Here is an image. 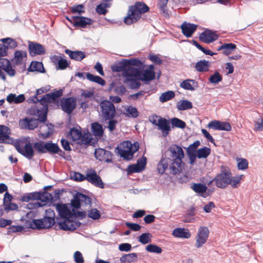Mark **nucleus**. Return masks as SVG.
<instances>
[{"label":"nucleus","instance_id":"obj_1","mask_svg":"<svg viewBox=\"0 0 263 263\" xmlns=\"http://www.w3.org/2000/svg\"><path fill=\"white\" fill-rule=\"evenodd\" d=\"M45 91V89L43 88L38 89L36 90V95L28 100L30 102L35 103L29 109V114L37 117L42 122H45L47 119L48 103L54 101L63 95V90L61 89L47 93L40 99L36 97L37 95L42 94Z\"/></svg>","mask_w":263,"mask_h":263},{"label":"nucleus","instance_id":"obj_2","mask_svg":"<svg viewBox=\"0 0 263 263\" xmlns=\"http://www.w3.org/2000/svg\"><path fill=\"white\" fill-rule=\"evenodd\" d=\"M123 77L125 79L124 84L132 89H136L140 86L139 80L151 81L155 78L154 66L151 65L142 71L135 67H129L123 72Z\"/></svg>","mask_w":263,"mask_h":263},{"label":"nucleus","instance_id":"obj_3","mask_svg":"<svg viewBox=\"0 0 263 263\" xmlns=\"http://www.w3.org/2000/svg\"><path fill=\"white\" fill-rule=\"evenodd\" d=\"M170 155V160L171 161L170 171L173 175L179 174L182 172L184 163L182 159L184 157V153L182 148L177 145H172L168 149Z\"/></svg>","mask_w":263,"mask_h":263},{"label":"nucleus","instance_id":"obj_4","mask_svg":"<svg viewBox=\"0 0 263 263\" xmlns=\"http://www.w3.org/2000/svg\"><path fill=\"white\" fill-rule=\"evenodd\" d=\"M149 10L148 7L144 3L138 2L134 5L129 6L128 14L124 18L127 25H130L139 20L142 14Z\"/></svg>","mask_w":263,"mask_h":263},{"label":"nucleus","instance_id":"obj_5","mask_svg":"<svg viewBox=\"0 0 263 263\" xmlns=\"http://www.w3.org/2000/svg\"><path fill=\"white\" fill-rule=\"evenodd\" d=\"M230 171L228 167L222 166L220 172L217 174L208 185L210 186L214 183L218 188L225 189L228 185V181H230Z\"/></svg>","mask_w":263,"mask_h":263},{"label":"nucleus","instance_id":"obj_6","mask_svg":"<svg viewBox=\"0 0 263 263\" xmlns=\"http://www.w3.org/2000/svg\"><path fill=\"white\" fill-rule=\"evenodd\" d=\"M139 146L135 144L133 145L129 141H124L120 144L117 149L120 156L126 160L133 158L134 153L138 150Z\"/></svg>","mask_w":263,"mask_h":263},{"label":"nucleus","instance_id":"obj_7","mask_svg":"<svg viewBox=\"0 0 263 263\" xmlns=\"http://www.w3.org/2000/svg\"><path fill=\"white\" fill-rule=\"evenodd\" d=\"M15 147L19 153L29 159H32L34 155L33 145L31 143L29 138H26L15 144Z\"/></svg>","mask_w":263,"mask_h":263},{"label":"nucleus","instance_id":"obj_8","mask_svg":"<svg viewBox=\"0 0 263 263\" xmlns=\"http://www.w3.org/2000/svg\"><path fill=\"white\" fill-rule=\"evenodd\" d=\"M149 121L158 127V129L161 131L163 136L166 137L171 130L170 122L165 118L157 115H153L149 117Z\"/></svg>","mask_w":263,"mask_h":263},{"label":"nucleus","instance_id":"obj_9","mask_svg":"<svg viewBox=\"0 0 263 263\" xmlns=\"http://www.w3.org/2000/svg\"><path fill=\"white\" fill-rule=\"evenodd\" d=\"M210 231L208 227L200 226L198 228L195 237V247L201 248L205 244L209 238Z\"/></svg>","mask_w":263,"mask_h":263},{"label":"nucleus","instance_id":"obj_10","mask_svg":"<svg viewBox=\"0 0 263 263\" xmlns=\"http://www.w3.org/2000/svg\"><path fill=\"white\" fill-rule=\"evenodd\" d=\"M102 116L105 119H112L116 115L114 104L109 101H102L100 104Z\"/></svg>","mask_w":263,"mask_h":263},{"label":"nucleus","instance_id":"obj_11","mask_svg":"<svg viewBox=\"0 0 263 263\" xmlns=\"http://www.w3.org/2000/svg\"><path fill=\"white\" fill-rule=\"evenodd\" d=\"M39 197L34 202H30L27 206L28 209H35L45 205L51 199L52 196L50 194L45 192L43 194L37 193Z\"/></svg>","mask_w":263,"mask_h":263},{"label":"nucleus","instance_id":"obj_12","mask_svg":"<svg viewBox=\"0 0 263 263\" xmlns=\"http://www.w3.org/2000/svg\"><path fill=\"white\" fill-rule=\"evenodd\" d=\"M39 197L34 202H30L27 206L28 209H35L45 205L51 199L52 196L50 194L45 192L43 194L37 193Z\"/></svg>","mask_w":263,"mask_h":263},{"label":"nucleus","instance_id":"obj_13","mask_svg":"<svg viewBox=\"0 0 263 263\" xmlns=\"http://www.w3.org/2000/svg\"><path fill=\"white\" fill-rule=\"evenodd\" d=\"M59 227L65 231H73L76 230L80 226V222L77 220V217L75 216L74 218H65L63 220H60L58 221Z\"/></svg>","mask_w":263,"mask_h":263},{"label":"nucleus","instance_id":"obj_14","mask_svg":"<svg viewBox=\"0 0 263 263\" xmlns=\"http://www.w3.org/2000/svg\"><path fill=\"white\" fill-rule=\"evenodd\" d=\"M56 210L59 213L61 217L60 220L69 218H74L75 213L74 210L72 209V211L70 210L68 205L64 204H57L55 205Z\"/></svg>","mask_w":263,"mask_h":263},{"label":"nucleus","instance_id":"obj_15","mask_svg":"<svg viewBox=\"0 0 263 263\" xmlns=\"http://www.w3.org/2000/svg\"><path fill=\"white\" fill-rule=\"evenodd\" d=\"M91 201L90 198L87 196L81 194L77 193L73 199L71 200V204L72 206L76 209L80 208L83 205H90Z\"/></svg>","mask_w":263,"mask_h":263},{"label":"nucleus","instance_id":"obj_16","mask_svg":"<svg viewBox=\"0 0 263 263\" xmlns=\"http://www.w3.org/2000/svg\"><path fill=\"white\" fill-rule=\"evenodd\" d=\"M39 120L41 121L39 118L36 119L26 117L20 120L19 126L22 129L33 130L38 126Z\"/></svg>","mask_w":263,"mask_h":263},{"label":"nucleus","instance_id":"obj_17","mask_svg":"<svg viewBox=\"0 0 263 263\" xmlns=\"http://www.w3.org/2000/svg\"><path fill=\"white\" fill-rule=\"evenodd\" d=\"M62 110L68 114H70L76 107V100L73 98H68L61 101Z\"/></svg>","mask_w":263,"mask_h":263},{"label":"nucleus","instance_id":"obj_18","mask_svg":"<svg viewBox=\"0 0 263 263\" xmlns=\"http://www.w3.org/2000/svg\"><path fill=\"white\" fill-rule=\"evenodd\" d=\"M74 26L85 28L88 25H91L93 21L89 18L82 16H73L70 20L67 18Z\"/></svg>","mask_w":263,"mask_h":263},{"label":"nucleus","instance_id":"obj_19","mask_svg":"<svg viewBox=\"0 0 263 263\" xmlns=\"http://www.w3.org/2000/svg\"><path fill=\"white\" fill-rule=\"evenodd\" d=\"M95 155L96 159L101 161L110 162L112 161V155L111 152L103 148L96 149Z\"/></svg>","mask_w":263,"mask_h":263},{"label":"nucleus","instance_id":"obj_20","mask_svg":"<svg viewBox=\"0 0 263 263\" xmlns=\"http://www.w3.org/2000/svg\"><path fill=\"white\" fill-rule=\"evenodd\" d=\"M146 163V158L145 157H142V158L137 161L136 164L130 165L128 167V174L139 173L142 171L145 168Z\"/></svg>","mask_w":263,"mask_h":263},{"label":"nucleus","instance_id":"obj_21","mask_svg":"<svg viewBox=\"0 0 263 263\" xmlns=\"http://www.w3.org/2000/svg\"><path fill=\"white\" fill-rule=\"evenodd\" d=\"M27 53L24 50H16L14 53V57L11 59L13 66L21 65L26 61Z\"/></svg>","mask_w":263,"mask_h":263},{"label":"nucleus","instance_id":"obj_22","mask_svg":"<svg viewBox=\"0 0 263 263\" xmlns=\"http://www.w3.org/2000/svg\"><path fill=\"white\" fill-rule=\"evenodd\" d=\"M209 128L215 130L230 131L231 129L230 124L226 122H220L218 120L211 121L208 125Z\"/></svg>","mask_w":263,"mask_h":263},{"label":"nucleus","instance_id":"obj_23","mask_svg":"<svg viewBox=\"0 0 263 263\" xmlns=\"http://www.w3.org/2000/svg\"><path fill=\"white\" fill-rule=\"evenodd\" d=\"M0 67L6 72L9 76L11 77L15 76L16 73L15 70L13 68L10 61L8 59L5 58L0 59Z\"/></svg>","mask_w":263,"mask_h":263},{"label":"nucleus","instance_id":"obj_24","mask_svg":"<svg viewBox=\"0 0 263 263\" xmlns=\"http://www.w3.org/2000/svg\"><path fill=\"white\" fill-rule=\"evenodd\" d=\"M28 49L29 54L31 56L41 55L45 53V48L44 46L37 43L29 42Z\"/></svg>","mask_w":263,"mask_h":263},{"label":"nucleus","instance_id":"obj_25","mask_svg":"<svg viewBox=\"0 0 263 263\" xmlns=\"http://www.w3.org/2000/svg\"><path fill=\"white\" fill-rule=\"evenodd\" d=\"M86 179L97 186L100 188L104 187V185L101 178L93 171L87 173L86 176Z\"/></svg>","mask_w":263,"mask_h":263},{"label":"nucleus","instance_id":"obj_26","mask_svg":"<svg viewBox=\"0 0 263 263\" xmlns=\"http://www.w3.org/2000/svg\"><path fill=\"white\" fill-rule=\"evenodd\" d=\"M197 26L193 24L184 22L181 26L182 33L187 37H191L196 30Z\"/></svg>","mask_w":263,"mask_h":263},{"label":"nucleus","instance_id":"obj_27","mask_svg":"<svg viewBox=\"0 0 263 263\" xmlns=\"http://www.w3.org/2000/svg\"><path fill=\"white\" fill-rule=\"evenodd\" d=\"M200 40L206 43H210L215 41L217 39V35L211 30H205L199 36Z\"/></svg>","mask_w":263,"mask_h":263},{"label":"nucleus","instance_id":"obj_28","mask_svg":"<svg viewBox=\"0 0 263 263\" xmlns=\"http://www.w3.org/2000/svg\"><path fill=\"white\" fill-rule=\"evenodd\" d=\"M191 187L195 192L203 197L205 198L209 195L207 193L208 187L204 184L193 183Z\"/></svg>","mask_w":263,"mask_h":263},{"label":"nucleus","instance_id":"obj_29","mask_svg":"<svg viewBox=\"0 0 263 263\" xmlns=\"http://www.w3.org/2000/svg\"><path fill=\"white\" fill-rule=\"evenodd\" d=\"M10 129L5 125H0V143H7L10 140Z\"/></svg>","mask_w":263,"mask_h":263},{"label":"nucleus","instance_id":"obj_30","mask_svg":"<svg viewBox=\"0 0 263 263\" xmlns=\"http://www.w3.org/2000/svg\"><path fill=\"white\" fill-rule=\"evenodd\" d=\"M65 53L67 54L71 59L77 61H81L85 57V53L81 51H72L69 49L65 50Z\"/></svg>","mask_w":263,"mask_h":263},{"label":"nucleus","instance_id":"obj_31","mask_svg":"<svg viewBox=\"0 0 263 263\" xmlns=\"http://www.w3.org/2000/svg\"><path fill=\"white\" fill-rule=\"evenodd\" d=\"M111 5V0H105L97 6L96 11L99 14L105 15L107 12V9Z\"/></svg>","mask_w":263,"mask_h":263},{"label":"nucleus","instance_id":"obj_32","mask_svg":"<svg viewBox=\"0 0 263 263\" xmlns=\"http://www.w3.org/2000/svg\"><path fill=\"white\" fill-rule=\"evenodd\" d=\"M122 112L123 115L129 118H136L139 116L137 109L132 106H125Z\"/></svg>","mask_w":263,"mask_h":263},{"label":"nucleus","instance_id":"obj_33","mask_svg":"<svg viewBox=\"0 0 263 263\" xmlns=\"http://www.w3.org/2000/svg\"><path fill=\"white\" fill-rule=\"evenodd\" d=\"M25 99V96L23 94H21L18 96L14 93L9 94L6 98V100L9 103L18 104L23 102Z\"/></svg>","mask_w":263,"mask_h":263},{"label":"nucleus","instance_id":"obj_34","mask_svg":"<svg viewBox=\"0 0 263 263\" xmlns=\"http://www.w3.org/2000/svg\"><path fill=\"white\" fill-rule=\"evenodd\" d=\"M172 234L175 237L183 238H189L191 235L188 230L183 228L175 229Z\"/></svg>","mask_w":263,"mask_h":263},{"label":"nucleus","instance_id":"obj_35","mask_svg":"<svg viewBox=\"0 0 263 263\" xmlns=\"http://www.w3.org/2000/svg\"><path fill=\"white\" fill-rule=\"evenodd\" d=\"M46 153L49 152L52 154H59L62 155V151L60 149L57 144L46 142L45 143Z\"/></svg>","mask_w":263,"mask_h":263},{"label":"nucleus","instance_id":"obj_36","mask_svg":"<svg viewBox=\"0 0 263 263\" xmlns=\"http://www.w3.org/2000/svg\"><path fill=\"white\" fill-rule=\"evenodd\" d=\"M197 86V82L194 80L187 79L180 84V87L186 90L193 91Z\"/></svg>","mask_w":263,"mask_h":263},{"label":"nucleus","instance_id":"obj_37","mask_svg":"<svg viewBox=\"0 0 263 263\" xmlns=\"http://www.w3.org/2000/svg\"><path fill=\"white\" fill-rule=\"evenodd\" d=\"M210 63L205 60H200L196 63L195 69L199 72H205L209 70Z\"/></svg>","mask_w":263,"mask_h":263},{"label":"nucleus","instance_id":"obj_38","mask_svg":"<svg viewBox=\"0 0 263 263\" xmlns=\"http://www.w3.org/2000/svg\"><path fill=\"white\" fill-rule=\"evenodd\" d=\"M40 135L43 138H47L52 133L51 125L44 124L40 127Z\"/></svg>","mask_w":263,"mask_h":263},{"label":"nucleus","instance_id":"obj_39","mask_svg":"<svg viewBox=\"0 0 263 263\" xmlns=\"http://www.w3.org/2000/svg\"><path fill=\"white\" fill-rule=\"evenodd\" d=\"M236 45L232 43H225L221 45L218 50H222V53L225 55H229L231 52L236 49Z\"/></svg>","mask_w":263,"mask_h":263},{"label":"nucleus","instance_id":"obj_40","mask_svg":"<svg viewBox=\"0 0 263 263\" xmlns=\"http://www.w3.org/2000/svg\"><path fill=\"white\" fill-rule=\"evenodd\" d=\"M243 175H237L234 177L232 176V173L230 172V176L229 177V180L228 181V185L230 184L234 188L237 187L239 185L241 180L242 179Z\"/></svg>","mask_w":263,"mask_h":263},{"label":"nucleus","instance_id":"obj_41","mask_svg":"<svg viewBox=\"0 0 263 263\" xmlns=\"http://www.w3.org/2000/svg\"><path fill=\"white\" fill-rule=\"evenodd\" d=\"M137 255L136 253L126 254L122 256L120 260L121 263H133L137 260Z\"/></svg>","mask_w":263,"mask_h":263},{"label":"nucleus","instance_id":"obj_42","mask_svg":"<svg viewBox=\"0 0 263 263\" xmlns=\"http://www.w3.org/2000/svg\"><path fill=\"white\" fill-rule=\"evenodd\" d=\"M192 107V103L190 101L186 100H181L177 104V108L179 110H187Z\"/></svg>","mask_w":263,"mask_h":263},{"label":"nucleus","instance_id":"obj_43","mask_svg":"<svg viewBox=\"0 0 263 263\" xmlns=\"http://www.w3.org/2000/svg\"><path fill=\"white\" fill-rule=\"evenodd\" d=\"M171 161L168 158H162L157 165V169L161 174H163L165 170L168 167V163Z\"/></svg>","mask_w":263,"mask_h":263},{"label":"nucleus","instance_id":"obj_44","mask_svg":"<svg viewBox=\"0 0 263 263\" xmlns=\"http://www.w3.org/2000/svg\"><path fill=\"white\" fill-rule=\"evenodd\" d=\"M86 78L89 81L96 82L102 86L104 85L105 84V81L99 76H94L88 72L86 73Z\"/></svg>","mask_w":263,"mask_h":263},{"label":"nucleus","instance_id":"obj_45","mask_svg":"<svg viewBox=\"0 0 263 263\" xmlns=\"http://www.w3.org/2000/svg\"><path fill=\"white\" fill-rule=\"evenodd\" d=\"M4 45H6L7 50L8 49H14L17 47V42L11 38H5L1 40Z\"/></svg>","mask_w":263,"mask_h":263},{"label":"nucleus","instance_id":"obj_46","mask_svg":"<svg viewBox=\"0 0 263 263\" xmlns=\"http://www.w3.org/2000/svg\"><path fill=\"white\" fill-rule=\"evenodd\" d=\"M210 153L211 149L210 148L204 147L197 150L196 156L198 158H205L210 154Z\"/></svg>","mask_w":263,"mask_h":263},{"label":"nucleus","instance_id":"obj_47","mask_svg":"<svg viewBox=\"0 0 263 263\" xmlns=\"http://www.w3.org/2000/svg\"><path fill=\"white\" fill-rule=\"evenodd\" d=\"M175 97V93L173 91H167L162 93L159 97L160 102L163 103L166 102Z\"/></svg>","mask_w":263,"mask_h":263},{"label":"nucleus","instance_id":"obj_48","mask_svg":"<svg viewBox=\"0 0 263 263\" xmlns=\"http://www.w3.org/2000/svg\"><path fill=\"white\" fill-rule=\"evenodd\" d=\"M82 136L81 132L77 128L71 129L69 135V138L73 141H78L80 140Z\"/></svg>","mask_w":263,"mask_h":263},{"label":"nucleus","instance_id":"obj_49","mask_svg":"<svg viewBox=\"0 0 263 263\" xmlns=\"http://www.w3.org/2000/svg\"><path fill=\"white\" fill-rule=\"evenodd\" d=\"M152 235L149 233L142 234L138 238V240L142 244L145 245L151 242Z\"/></svg>","mask_w":263,"mask_h":263},{"label":"nucleus","instance_id":"obj_50","mask_svg":"<svg viewBox=\"0 0 263 263\" xmlns=\"http://www.w3.org/2000/svg\"><path fill=\"white\" fill-rule=\"evenodd\" d=\"M92 132L94 135L101 136L102 135L103 130L102 125L98 123H93L91 125Z\"/></svg>","mask_w":263,"mask_h":263},{"label":"nucleus","instance_id":"obj_51","mask_svg":"<svg viewBox=\"0 0 263 263\" xmlns=\"http://www.w3.org/2000/svg\"><path fill=\"white\" fill-rule=\"evenodd\" d=\"M27 227L34 229H44L42 219H35L32 221H29L28 224L27 225Z\"/></svg>","mask_w":263,"mask_h":263},{"label":"nucleus","instance_id":"obj_52","mask_svg":"<svg viewBox=\"0 0 263 263\" xmlns=\"http://www.w3.org/2000/svg\"><path fill=\"white\" fill-rule=\"evenodd\" d=\"M33 148L39 153H46L45 142L39 141L33 144Z\"/></svg>","mask_w":263,"mask_h":263},{"label":"nucleus","instance_id":"obj_53","mask_svg":"<svg viewBox=\"0 0 263 263\" xmlns=\"http://www.w3.org/2000/svg\"><path fill=\"white\" fill-rule=\"evenodd\" d=\"M145 250L148 252L156 254H160L162 251V249L160 247L154 244L147 245L145 248Z\"/></svg>","mask_w":263,"mask_h":263},{"label":"nucleus","instance_id":"obj_54","mask_svg":"<svg viewBox=\"0 0 263 263\" xmlns=\"http://www.w3.org/2000/svg\"><path fill=\"white\" fill-rule=\"evenodd\" d=\"M38 197L37 193H30L22 196L21 200L23 202H29L30 200H32V202H34Z\"/></svg>","mask_w":263,"mask_h":263},{"label":"nucleus","instance_id":"obj_55","mask_svg":"<svg viewBox=\"0 0 263 263\" xmlns=\"http://www.w3.org/2000/svg\"><path fill=\"white\" fill-rule=\"evenodd\" d=\"M171 123L173 126L182 129L184 128L186 126V124L184 121L177 118H172L171 119Z\"/></svg>","mask_w":263,"mask_h":263},{"label":"nucleus","instance_id":"obj_56","mask_svg":"<svg viewBox=\"0 0 263 263\" xmlns=\"http://www.w3.org/2000/svg\"><path fill=\"white\" fill-rule=\"evenodd\" d=\"M43 226L44 229H47L50 228L55 223L54 219L49 218L45 217L42 219Z\"/></svg>","mask_w":263,"mask_h":263},{"label":"nucleus","instance_id":"obj_57","mask_svg":"<svg viewBox=\"0 0 263 263\" xmlns=\"http://www.w3.org/2000/svg\"><path fill=\"white\" fill-rule=\"evenodd\" d=\"M29 69L32 71H42V69H43V66L41 62H32Z\"/></svg>","mask_w":263,"mask_h":263},{"label":"nucleus","instance_id":"obj_58","mask_svg":"<svg viewBox=\"0 0 263 263\" xmlns=\"http://www.w3.org/2000/svg\"><path fill=\"white\" fill-rule=\"evenodd\" d=\"M209 81L211 83L217 84L222 81V76L218 72H215L213 74L210 76Z\"/></svg>","mask_w":263,"mask_h":263},{"label":"nucleus","instance_id":"obj_59","mask_svg":"<svg viewBox=\"0 0 263 263\" xmlns=\"http://www.w3.org/2000/svg\"><path fill=\"white\" fill-rule=\"evenodd\" d=\"M237 166L239 170H245L248 168V162L246 159H237Z\"/></svg>","mask_w":263,"mask_h":263},{"label":"nucleus","instance_id":"obj_60","mask_svg":"<svg viewBox=\"0 0 263 263\" xmlns=\"http://www.w3.org/2000/svg\"><path fill=\"white\" fill-rule=\"evenodd\" d=\"M88 216L89 218L96 220L98 219L100 217L101 215L97 209H93L89 212Z\"/></svg>","mask_w":263,"mask_h":263},{"label":"nucleus","instance_id":"obj_61","mask_svg":"<svg viewBox=\"0 0 263 263\" xmlns=\"http://www.w3.org/2000/svg\"><path fill=\"white\" fill-rule=\"evenodd\" d=\"M168 0H159L158 5L161 10L165 15L167 14L166 5Z\"/></svg>","mask_w":263,"mask_h":263},{"label":"nucleus","instance_id":"obj_62","mask_svg":"<svg viewBox=\"0 0 263 263\" xmlns=\"http://www.w3.org/2000/svg\"><path fill=\"white\" fill-rule=\"evenodd\" d=\"M71 10L72 13H77L79 14H81L82 13L84 12V6L82 5H78L73 6L71 7Z\"/></svg>","mask_w":263,"mask_h":263},{"label":"nucleus","instance_id":"obj_63","mask_svg":"<svg viewBox=\"0 0 263 263\" xmlns=\"http://www.w3.org/2000/svg\"><path fill=\"white\" fill-rule=\"evenodd\" d=\"M71 178L75 181H82L86 179L83 175L79 173L73 172L70 175Z\"/></svg>","mask_w":263,"mask_h":263},{"label":"nucleus","instance_id":"obj_64","mask_svg":"<svg viewBox=\"0 0 263 263\" xmlns=\"http://www.w3.org/2000/svg\"><path fill=\"white\" fill-rule=\"evenodd\" d=\"M74 260L76 263H83L84 262V258L82 253L79 251H76L73 255Z\"/></svg>","mask_w":263,"mask_h":263}]
</instances>
